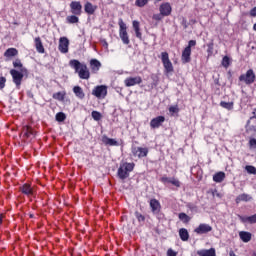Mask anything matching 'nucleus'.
<instances>
[{
    "label": "nucleus",
    "instance_id": "obj_1",
    "mask_svg": "<svg viewBox=\"0 0 256 256\" xmlns=\"http://www.w3.org/2000/svg\"><path fill=\"white\" fill-rule=\"evenodd\" d=\"M70 67L75 70V73H78L79 79H90L91 72H89V68H87V64L80 63L79 60L73 59L69 62Z\"/></svg>",
    "mask_w": 256,
    "mask_h": 256
},
{
    "label": "nucleus",
    "instance_id": "obj_2",
    "mask_svg": "<svg viewBox=\"0 0 256 256\" xmlns=\"http://www.w3.org/2000/svg\"><path fill=\"white\" fill-rule=\"evenodd\" d=\"M135 169V163L134 162H125L118 168L117 176L122 181H125V179H128L129 173H131Z\"/></svg>",
    "mask_w": 256,
    "mask_h": 256
},
{
    "label": "nucleus",
    "instance_id": "obj_3",
    "mask_svg": "<svg viewBox=\"0 0 256 256\" xmlns=\"http://www.w3.org/2000/svg\"><path fill=\"white\" fill-rule=\"evenodd\" d=\"M119 37L124 45H129L131 40L129 39V34L127 33V24L123 21V18H119Z\"/></svg>",
    "mask_w": 256,
    "mask_h": 256
},
{
    "label": "nucleus",
    "instance_id": "obj_4",
    "mask_svg": "<svg viewBox=\"0 0 256 256\" xmlns=\"http://www.w3.org/2000/svg\"><path fill=\"white\" fill-rule=\"evenodd\" d=\"M195 45H197V41L190 40L187 47H185L182 51L181 61L184 65L187 63H191V47H195Z\"/></svg>",
    "mask_w": 256,
    "mask_h": 256
},
{
    "label": "nucleus",
    "instance_id": "obj_5",
    "mask_svg": "<svg viewBox=\"0 0 256 256\" xmlns=\"http://www.w3.org/2000/svg\"><path fill=\"white\" fill-rule=\"evenodd\" d=\"M239 81L245 85H253L256 81L255 71L253 69L247 70L245 74L239 76Z\"/></svg>",
    "mask_w": 256,
    "mask_h": 256
},
{
    "label": "nucleus",
    "instance_id": "obj_6",
    "mask_svg": "<svg viewBox=\"0 0 256 256\" xmlns=\"http://www.w3.org/2000/svg\"><path fill=\"white\" fill-rule=\"evenodd\" d=\"M162 65L164 67L165 73H173V63L169 59V53L168 52H162L161 57Z\"/></svg>",
    "mask_w": 256,
    "mask_h": 256
},
{
    "label": "nucleus",
    "instance_id": "obj_7",
    "mask_svg": "<svg viewBox=\"0 0 256 256\" xmlns=\"http://www.w3.org/2000/svg\"><path fill=\"white\" fill-rule=\"evenodd\" d=\"M131 153L133 157H137L138 159H143L144 157H147L149 155V148L132 146Z\"/></svg>",
    "mask_w": 256,
    "mask_h": 256
},
{
    "label": "nucleus",
    "instance_id": "obj_8",
    "mask_svg": "<svg viewBox=\"0 0 256 256\" xmlns=\"http://www.w3.org/2000/svg\"><path fill=\"white\" fill-rule=\"evenodd\" d=\"M13 83L16 85V89H21V83L23 82L24 75L16 69L10 70Z\"/></svg>",
    "mask_w": 256,
    "mask_h": 256
},
{
    "label": "nucleus",
    "instance_id": "obj_9",
    "mask_svg": "<svg viewBox=\"0 0 256 256\" xmlns=\"http://www.w3.org/2000/svg\"><path fill=\"white\" fill-rule=\"evenodd\" d=\"M92 95L97 99H105L107 97V86L98 85L92 90Z\"/></svg>",
    "mask_w": 256,
    "mask_h": 256
},
{
    "label": "nucleus",
    "instance_id": "obj_10",
    "mask_svg": "<svg viewBox=\"0 0 256 256\" xmlns=\"http://www.w3.org/2000/svg\"><path fill=\"white\" fill-rule=\"evenodd\" d=\"M19 191L22 193V195H26V197H35L36 193L35 188L29 183H25L20 186Z\"/></svg>",
    "mask_w": 256,
    "mask_h": 256
},
{
    "label": "nucleus",
    "instance_id": "obj_11",
    "mask_svg": "<svg viewBox=\"0 0 256 256\" xmlns=\"http://www.w3.org/2000/svg\"><path fill=\"white\" fill-rule=\"evenodd\" d=\"M141 83H143L141 76L127 77L124 80L125 87H135V85H141Z\"/></svg>",
    "mask_w": 256,
    "mask_h": 256
},
{
    "label": "nucleus",
    "instance_id": "obj_12",
    "mask_svg": "<svg viewBox=\"0 0 256 256\" xmlns=\"http://www.w3.org/2000/svg\"><path fill=\"white\" fill-rule=\"evenodd\" d=\"M70 12L72 13V15L81 16V13H83V5H81V2L72 1L70 3Z\"/></svg>",
    "mask_w": 256,
    "mask_h": 256
},
{
    "label": "nucleus",
    "instance_id": "obj_13",
    "mask_svg": "<svg viewBox=\"0 0 256 256\" xmlns=\"http://www.w3.org/2000/svg\"><path fill=\"white\" fill-rule=\"evenodd\" d=\"M159 12L164 17H169V15H171V13H173V7H171V3H169V2L162 3L159 6Z\"/></svg>",
    "mask_w": 256,
    "mask_h": 256
},
{
    "label": "nucleus",
    "instance_id": "obj_14",
    "mask_svg": "<svg viewBox=\"0 0 256 256\" xmlns=\"http://www.w3.org/2000/svg\"><path fill=\"white\" fill-rule=\"evenodd\" d=\"M246 127H247V131L256 133V108L252 112V116L247 121Z\"/></svg>",
    "mask_w": 256,
    "mask_h": 256
},
{
    "label": "nucleus",
    "instance_id": "obj_15",
    "mask_svg": "<svg viewBox=\"0 0 256 256\" xmlns=\"http://www.w3.org/2000/svg\"><path fill=\"white\" fill-rule=\"evenodd\" d=\"M211 231H213V227L205 223L199 224V226L194 229V233H197V235H205V233H211Z\"/></svg>",
    "mask_w": 256,
    "mask_h": 256
},
{
    "label": "nucleus",
    "instance_id": "obj_16",
    "mask_svg": "<svg viewBox=\"0 0 256 256\" xmlns=\"http://www.w3.org/2000/svg\"><path fill=\"white\" fill-rule=\"evenodd\" d=\"M58 50L60 51V53H69V38L60 37Z\"/></svg>",
    "mask_w": 256,
    "mask_h": 256
},
{
    "label": "nucleus",
    "instance_id": "obj_17",
    "mask_svg": "<svg viewBox=\"0 0 256 256\" xmlns=\"http://www.w3.org/2000/svg\"><path fill=\"white\" fill-rule=\"evenodd\" d=\"M163 123H165V116H158L150 121V127L151 129H159Z\"/></svg>",
    "mask_w": 256,
    "mask_h": 256
},
{
    "label": "nucleus",
    "instance_id": "obj_18",
    "mask_svg": "<svg viewBox=\"0 0 256 256\" xmlns=\"http://www.w3.org/2000/svg\"><path fill=\"white\" fill-rule=\"evenodd\" d=\"M132 27L137 39H139L140 41H143V33H141V23L137 20H133Z\"/></svg>",
    "mask_w": 256,
    "mask_h": 256
},
{
    "label": "nucleus",
    "instance_id": "obj_19",
    "mask_svg": "<svg viewBox=\"0 0 256 256\" xmlns=\"http://www.w3.org/2000/svg\"><path fill=\"white\" fill-rule=\"evenodd\" d=\"M22 135L24 139H34L35 131H33L31 126L26 125L22 127Z\"/></svg>",
    "mask_w": 256,
    "mask_h": 256
},
{
    "label": "nucleus",
    "instance_id": "obj_20",
    "mask_svg": "<svg viewBox=\"0 0 256 256\" xmlns=\"http://www.w3.org/2000/svg\"><path fill=\"white\" fill-rule=\"evenodd\" d=\"M150 209L152 211V213L154 214H158L161 213V202H159V200L153 198L150 200Z\"/></svg>",
    "mask_w": 256,
    "mask_h": 256
},
{
    "label": "nucleus",
    "instance_id": "obj_21",
    "mask_svg": "<svg viewBox=\"0 0 256 256\" xmlns=\"http://www.w3.org/2000/svg\"><path fill=\"white\" fill-rule=\"evenodd\" d=\"M160 181L161 183H171V185H174V187H181V182L175 178V177H172V178H169L167 176H163L160 178Z\"/></svg>",
    "mask_w": 256,
    "mask_h": 256
},
{
    "label": "nucleus",
    "instance_id": "obj_22",
    "mask_svg": "<svg viewBox=\"0 0 256 256\" xmlns=\"http://www.w3.org/2000/svg\"><path fill=\"white\" fill-rule=\"evenodd\" d=\"M102 143L109 147H119V142L113 138H109L107 135L102 136Z\"/></svg>",
    "mask_w": 256,
    "mask_h": 256
},
{
    "label": "nucleus",
    "instance_id": "obj_23",
    "mask_svg": "<svg viewBox=\"0 0 256 256\" xmlns=\"http://www.w3.org/2000/svg\"><path fill=\"white\" fill-rule=\"evenodd\" d=\"M238 218L240 219L241 223H250V225H255L256 223V214L251 216L238 215Z\"/></svg>",
    "mask_w": 256,
    "mask_h": 256
},
{
    "label": "nucleus",
    "instance_id": "obj_24",
    "mask_svg": "<svg viewBox=\"0 0 256 256\" xmlns=\"http://www.w3.org/2000/svg\"><path fill=\"white\" fill-rule=\"evenodd\" d=\"M90 69L92 73H99V69H101V62L95 58L90 60Z\"/></svg>",
    "mask_w": 256,
    "mask_h": 256
},
{
    "label": "nucleus",
    "instance_id": "obj_25",
    "mask_svg": "<svg viewBox=\"0 0 256 256\" xmlns=\"http://www.w3.org/2000/svg\"><path fill=\"white\" fill-rule=\"evenodd\" d=\"M84 11L87 15H94L97 11V6L93 5L91 2H86L84 5Z\"/></svg>",
    "mask_w": 256,
    "mask_h": 256
},
{
    "label": "nucleus",
    "instance_id": "obj_26",
    "mask_svg": "<svg viewBox=\"0 0 256 256\" xmlns=\"http://www.w3.org/2000/svg\"><path fill=\"white\" fill-rule=\"evenodd\" d=\"M239 237H240L241 241H243V243H249V241H251V239L253 237V234H251V232H247V231H240Z\"/></svg>",
    "mask_w": 256,
    "mask_h": 256
},
{
    "label": "nucleus",
    "instance_id": "obj_27",
    "mask_svg": "<svg viewBox=\"0 0 256 256\" xmlns=\"http://www.w3.org/2000/svg\"><path fill=\"white\" fill-rule=\"evenodd\" d=\"M198 256H217L215 252V248H210V249H202L197 251Z\"/></svg>",
    "mask_w": 256,
    "mask_h": 256
},
{
    "label": "nucleus",
    "instance_id": "obj_28",
    "mask_svg": "<svg viewBox=\"0 0 256 256\" xmlns=\"http://www.w3.org/2000/svg\"><path fill=\"white\" fill-rule=\"evenodd\" d=\"M17 55H19V50H17V48H8L4 52V57H6V59H11L12 57H17Z\"/></svg>",
    "mask_w": 256,
    "mask_h": 256
},
{
    "label": "nucleus",
    "instance_id": "obj_29",
    "mask_svg": "<svg viewBox=\"0 0 256 256\" xmlns=\"http://www.w3.org/2000/svg\"><path fill=\"white\" fill-rule=\"evenodd\" d=\"M36 51L38 53H45V47L43 46V42L41 41V37H36L34 39Z\"/></svg>",
    "mask_w": 256,
    "mask_h": 256
},
{
    "label": "nucleus",
    "instance_id": "obj_30",
    "mask_svg": "<svg viewBox=\"0 0 256 256\" xmlns=\"http://www.w3.org/2000/svg\"><path fill=\"white\" fill-rule=\"evenodd\" d=\"M73 93L78 99H85V92H83L81 86H74Z\"/></svg>",
    "mask_w": 256,
    "mask_h": 256
},
{
    "label": "nucleus",
    "instance_id": "obj_31",
    "mask_svg": "<svg viewBox=\"0 0 256 256\" xmlns=\"http://www.w3.org/2000/svg\"><path fill=\"white\" fill-rule=\"evenodd\" d=\"M214 183H223L225 181V172L220 171L213 175Z\"/></svg>",
    "mask_w": 256,
    "mask_h": 256
},
{
    "label": "nucleus",
    "instance_id": "obj_32",
    "mask_svg": "<svg viewBox=\"0 0 256 256\" xmlns=\"http://www.w3.org/2000/svg\"><path fill=\"white\" fill-rule=\"evenodd\" d=\"M251 199H253L249 194H240L236 197V203L239 204L241 203L242 201L244 202H247V201H251Z\"/></svg>",
    "mask_w": 256,
    "mask_h": 256
},
{
    "label": "nucleus",
    "instance_id": "obj_33",
    "mask_svg": "<svg viewBox=\"0 0 256 256\" xmlns=\"http://www.w3.org/2000/svg\"><path fill=\"white\" fill-rule=\"evenodd\" d=\"M179 237L181 241H189V231L186 228H181L179 230Z\"/></svg>",
    "mask_w": 256,
    "mask_h": 256
},
{
    "label": "nucleus",
    "instance_id": "obj_34",
    "mask_svg": "<svg viewBox=\"0 0 256 256\" xmlns=\"http://www.w3.org/2000/svg\"><path fill=\"white\" fill-rule=\"evenodd\" d=\"M79 17H80L79 15L72 14V15L66 17V21L70 25H73L79 21Z\"/></svg>",
    "mask_w": 256,
    "mask_h": 256
},
{
    "label": "nucleus",
    "instance_id": "obj_35",
    "mask_svg": "<svg viewBox=\"0 0 256 256\" xmlns=\"http://www.w3.org/2000/svg\"><path fill=\"white\" fill-rule=\"evenodd\" d=\"M65 95H67L66 92H56L52 95V97L56 101H65Z\"/></svg>",
    "mask_w": 256,
    "mask_h": 256
},
{
    "label": "nucleus",
    "instance_id": "obj_36",
    "mask_svg": "<svg viewBox=\"0 0 256 256\" xmlns=\"http://www.w3.org/2000/svg\"><path fill=\"white\" fill-rule=\"evenodd\" d=\"M178 218L180 219V221H182V223H189V221H191V217L187 214H185V212H181L178 215Z\"/></svg>",
    "mask_w": 256,
    "mask_h": 256
},
{
    "label": "nucleus",
    "instance_id": "obj_37",
    "mask_svg": "<svg viewBox=\"0 0 256 256\" xmlns=\"http://www.w3.org/2000/svg\"><path fill=\"white\" fill-rule=\"evenodd\" d=\"M233 102H225V101H221L220 102V107H222L223 109H227L228 111H231V109H233Z\"/></svg>",
    "mask_w": 256,
    "mask_h": 256
},
{
    "label": "nucleus",
    "instance_id": "obj_38",
    "mask_svg": "<svg viewBox=\"0 0 256 256\" xmlns=\"http://www.w3.org/2000/svg\"><path fill=\"white\" fill-rule=\"evenodd\" d=\"M56 121H58V123H63V121H65V119H67V115H65V113L63 112H58L55 116Z\"/></svg>",
    "mask_w": 256,
    "mask_h": 256
},
{
    "label": "nucleus",
    "instance_id": "obj_39",
    "mask_svg": "<svg viewBox=\"0 0 256 256\" xmlns=\"http://www.w3.org/2000/svg\"><path fill=\"white\" fill-rule=\"evenodd\" d=\"M229 65H231V59L229 58V56H224L222 59V67H225V69H227Z\"/></svg>",
    "mask_w": 256,
    "mask_h": 256
},
{
    "label": "nucleus",
    "instance_id": "obj_40",
    "mask_svg": "<svg viewBox=\"0 0 256 256\" xmlns=\"http://www.w3.org/2000/svg\"><path fill=\"white\" fill-rule=\"evenodd\" d=\"M215 47V44L213 43V40H211L210 43L207 44V53H208V57H211V55H213V49Z\"/></svg>",
    "mask_w": 256,
    "mask_h": 256
},
{
    "label": "nucleus",
    "instance_id": "obj_41",
    "mask_svg": "<svg viewBox=\"0 0 256 256\" xmlns=\"http://www.w3.org/2000/svg\"><path fill=\"white\" fill-rule=\"evenodd\" d=\"M249 149L256 151V138H250L248 141Z\"/></svg>",
    "mask_w": 256,
    "mask_h": 256
},
{
    "label": "nucleus",
    "instance_id": "obj_42",
    "mask_svg": "<svg viewBox=\"0 0 256 256\" xmlns=\"http://www.w3.org/2000/svg\"><path fill=\"white\" fill-rule=\"evenodd\" d=\"M92 118L94 119V121H101V118L103 117L99 111H92L91 113Z\"/></svg>",
    "mask_w": 256,
    "mask_h": 256
},
{
    "label": "nucleus",
    "instance_id": "obj_43",
    "mask_svg": "<svg viewBox=\"0 0 256 256\" xmlns=\"http://www.w3.org/2000/svg\"><path fill=\"white\" fill-rule=\"evenodd\" d=\"M135 217L139 223H145V216L141 214L139 211L135 212Z\"/></svg>",
    "mask_w": 256,
    "mask_h": 256
},
{
    "label": "nucleus",
    "instance_id": "obj_44",
    "mask_svg": "<svg viewBox=\"0 0 256 256\" xmlns=\"http://www.w3.org/2000/svg\"><path fill=\"white\" fill-rule=\"evenodd\" d=\"M245 170H246L247 173H249L250 175H256V168H255V166L247 165V166L245 167Z\"/></svg>",
    "mask_w": 256,
    "mask_h": 256
},
{
    "label": "nucleus",
    "instance_id": "obj_45",
    "mask_svg": "<svg viewBox=\"0 0 256 256\" xmlns=\"http://www.w3.org/2000/svg\"><path fill=\"white\" fill-rule=\"evenodd\" d=\"M149 3V0H136L135 5L136 7H145Z\"/></svg>",
    "mask_w": 256,
    "mask_h": 256
},
{
    "label": "nucleus",
    "instance_id": "obj_46",
    "mask_svg": "<svg viewBox=\"0 0 256 256\" xmlns=\"http://www.w3.org/2000/svg\"><path fill=\"white\" fill-rule=\"evenodd\" d=\"M13 67H14L15 69H22L23 63H21V60H20V59H16V60L13 62Z\"/></svg>",
    "mask_w": 256,
    "mask_h": 256
},
{
    "label": "nucleus",
    "instance_id": "obj_47",
    "mask_svg": "<svg viewBox=\"0 0 256 256\" xmlns=\"http://www.w3.org/2000/svg\"><path fill=\"white\" fill-rule=\"evenodd\" d=\"M163 17H165L163 14H161V12L159 14H154L152 16V19L154 21H163Z\"/></svg>",
    "mask_w": 256,
    "mask_h": 256
},
{
    "label": "nucleus",
    "instance_id": "obj_48",
    "mask_svg": "<svg viewBox=\"0 0 256 256\" xmlns=\"http://www.w3.org/2000/svg\"><path fill=\"white\" fill-rule=\"evenodd\" d=\"M5 83H7V78L1 76L0 77V89H5Z\"/></svg>",
    "mask_w": 256,
    "mask_h": 256
},
{
    "label": "nucleus",
    "instance_id": "obj_49",
    "mask_svg": "<svg viewBox=\"0 0 256 256\" xmlns=\"http://www.w3.org/2000/svg\"><path fill=\"white\" fill-rule=\"evenodd\" d=\"M179 111V107L178 106H170L169 107V112L170 113H177Z\"/></svg>",
    "mask_w": 256,
    "mask_h": 256
},
{
    "label": "nucleus",
    "instance_id": "obj_50",
    "mask_svg": "<svg viewBox=\"0 0 256 256\" xmlns=\"http://www.w3.org/2000/svg\"><path fill=\"white\" fill-rule=\"evenodd\" d=\"M167 256H177V252H175L173 249L169 248L167 250Z\"/></svg>",
    "mask_w": 256,
    "mask_h": 256
},
{
    "label": "nucleus",
    "instance_id": "obj_51",
    "mask_svg": "<svg viewBox=\"0 0 256 256\" xmlns=\"http://www.w3.org/2000/svg\"><path fill=\"white\" fill-rule=\"evenodd\" d=\"M250 17H256V6L249 11Z\"/></svg>",
    "mask_w": 256,
    "mask_h": 256
},
{
    "label": "nucleus",
    "instance_id": "obj_52",
    "mask_svg": "<svg viewBox=\"0 0 256 256\" xmlns=\"http://www.w3.org/2000/svg\"><path fill=\"white\" fill-rule=\"evenodd\" d=\"M103 47H105V49H109V43H107V40H103Z\"/></svg>",
    "mask_w": 256,
    "mask_h": 256
},
{
    "label": "nucleus",
    "instance_id": "obj_53",
    "mask_svg": "<svg viewBox=\"0 0 256 256\" xmlns=\"http://www.w3.org/2000/svg\"><path fill=\"white\" fill-rule=\"evenodd\" d=\"M3 219H5V214H0V225H3Z\"/></svg>",
    "mask_w": 256,
    "mask_h": 256
},
{
    "label": "nucleus",
    "instance_id": "obj_54",
    "mask_svg": "<svg viewBox=\"0 0 256 256\" xmlns=\"http://www.w3.org/2000/svg\"><path fill=\"white\" fill-rule=\"evenodd\" d=\"M251 256H256V251H253Z\"/></svg>",
    "mask_w": 256,
    "mask_h": 256
},
{
    "label": "nucleus",
    "instance_id": "obj_55",
    "mask_svg": "<svg viewBox=\"0 0 256 256\" xmlns=\"http://www.w3.org/2000/svg\"><path fill=\"white\" fill-rule=\"evenodd\" d=\"M33 217H34L33 214H30V219H33Z\"/></svg>",
    "mask_w": 256,
    "mask_h": 256
}]
</instances>
